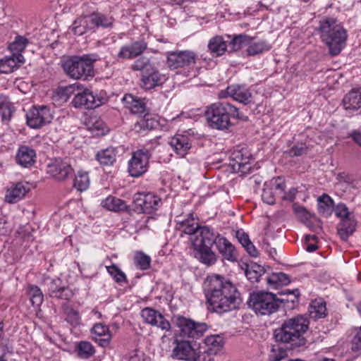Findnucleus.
<instances>
[{
	"instance_id": "obj_11",
	"label": "nucleus",
	"mask_w": 361,
	"mask_h": 361,
	"mask_svg": "<svg viewBox=\"0 0 361 361\" xmlns=\"http://www.w3.org/2000/svg\"><path fill=\"white\" fill-rule=\"evenodd\" d=\"M151 154L147 149H142L134 152L128 161V171L133 177H138L145 173L149 166Z\"/></svg>"
},
{
	"instance_id": "obj_64",
	"label": "nucleus",
	"mask_w": 361,
	"mask_h": 361,
	"mask_svg": "<svg viewBox=\"0 0 361 361\" xmlns=\"http://www.w3.org/2000/svg\"><path fill=\"white\" fill-rule=\"evenodd\" d=\"M305 151L306 149L303 146L293 147L291 149H289L288 154L291 157L300 156L302 154H304Z\"/></svg>"
},
{
	"instance_id": "obj_29",
	"label": "nucleus",
	"mask_w": 361,
	"mask_h": 361,
	"mask_svg": "<svg viewBox=\"0 0 361 361\" xmlns=\"http://www.w3.org/2000/svg\"><path fill=\"white\" fill-rule=\"evenodd\" d=\"M73 106L75 108L93 109L92 102V91L87 88H82L77 91L72 102Z\"/></svg>"
},
{
	"instance_id": "obj_50",
	"label": "nucleus",
	"mask_w": 361,
	"mask_h": 361,
	"mask_svg": "<svg viewBox=\"0 0 361 361\" xmlns=\"http://www.w3.org/2000/svg\"><path fill=\"white\" fill-rule=\"evenodd\" d=\"M94 29L99 26L107 27L112 25L113 19L110 17L105 16L102 14L93 13L92 14Z\"/></svg>"
},
{
	"instance_id": "obj_53",
	"label": "nucleus",
	"mask_w": 361,
	"mask_h": 361,
	"mask_svg": "<svg viewBox=\"0 0 361 361\" xmlns=\"http://www.w3.org/2000/svg\"><path fill=\"white\" fill-rule=\"evenodd\" d=\"M66 320L71 325L77 326L80 322V316L79 312L72 307H67L65 308Z\"/></svg>"
},
{
	"instance_id": "obj_59",
	"label": "nucleus",
	"mask_w": 361,
	"mask_h": 361,
	"mask_svg": "<svg viewBox=\"0 0 361 361\" xmlns=\"http://www.w3.org/2000/svg\"><path fill=\"white\" fill-rule=\"evenodd\" d=\"M334 211L336 215L341 218V219L348 217H353L348 212V207L344 204H338L336 207Z\"/></svg>"
},
{
	"instance_id": "obj_61",
	"label": "nucleus",
	"mask_w": 361,
	"mask_h": 361,
	"mask_svg": "<svg viewBox=\"0 0 361 361\" xmlns=\"http://www.w3.org/2000/svg\"><path fill=\"white\" fill-rule=\"evenodd\" d=\"M90 128L91 130H96L97 134L101 135H104L108 131L104 122L100 120H97Z\"/></svg>"
},
{
	"instance_id": "obj_13",
	"label": "nucleus",
	"mask_w": 361,
	"mask_h": 361,
	"mask_svg": "<svg viewBox=\"0 0 361 361\" xmlns=\"http://www.w3.org/2000/svg\"><path fill=\"white\" fill-rule=\"evenodd\" d=\"M27 123L32 128H39L53 119V114L47 106H34L26 114Z\"/></svg>"
},
{
	"instance_id": "obj_34",
	"label": "nucleus",
	"mask_w": 361,
	"mask_h": 361,
	"mask_svg": "<svg viewBox=\"0 0 361 361\" xmlns=\"http://www.w3.org/2000/svg\"><path fill=\"white\" fill-rule=\"evenodd\" d=\"M208 49L213 56H220L226 52L227 44L221 36H215L209 39Z\"/></svg>"
},
{
	"instance_id": "obj_43",
	"label": "nucleus",
	"mask_w": 361,
	"mask_h": 361,
	"mask_svg": "<svg viewBox=\"0 0 361 361\" xmlns=\"http://www.w3.org/2000/svg\"><path fill=\"white\" fill-rule=\"evenodd\" d=\"M78 355L80 357L87 359L92 356L95 350L94 346L88 341H80L77 345Z\"/></svg>"
},
{
	"instance_id": "obj_8",
	"label": "nucleus",
	"mask_w": 361,
	"mask_h": 361,
	"mask_svg": "<svg viewBox=\"0 0 361 361\" xmlns=\"http://www.w3.org/2000/svg\"><path fill=\"white\" fill-rule=\"evenodd\" d=\"M176 326L179 329L178 337L197 339L207 330L205 323H197L185 317L178 315L174 317Z\"/></svg>"
},
{
	"instance_id": "obj_41",
	"label": "nucleus",
	"mask_w": 361,
	"mask_h": 361,
	"mask_svg": "<svg viewBox=\"0 0 361 361\" xmlns=\"http://www.w3.org/2000/svg\"><path fill=\"white\" fill-rule=\"evenodd\" d=\"M27 292L32 305L39 307L44 300V295L40 288L37 286L30 285Z\"/></svg>"
},
{
	"instance_id": "obj_7",
	"label": "nucleus",
	"mask_w": 361,
	"mask_h": 361,
	"mask_svg": "<svg viewBox=\"0 0 361 361\" xmlns=\"http://www.w3.org/2000/svg\"><path fill=\"white\" fill-rule=\"evenodd\" d=\"M248 305L255 313L261 315H269L276 312L279 307L275 295L263 291L252 293Z\"/></svg>"
},
{
	"instance_id": "obj_44",
	"label": "nucleus",
	"mask_w": 361,
	"mask_h": 361,
	"mask_svg": "<svg viewBox=\"0 0 361 361\" xmlns=\"http://www.w3.org/2000/svg\"><path fill=\"white\" fill-rule=\"evenodd\" d=\"M28 40L22 37L17 36L15 40L10 44L9 49L12 52V54H21L20 53L25 49Z\"/></svg>"
},
{
	"instance_id": "obj_17",
	"label": "nucleus",
	"mask_w": 361,
	"mask_h": 361,
	"mask_svg": "<svg viewBox=\"0 0 361 361\" xmlns=\"http://www.w3.org/2000/svg\"><path fill=\"white\" fill-rule=\"evenodd\" d=\"M30 190V185L27 182H18L11 185L6 192L5 201L14 204L23 199Z\"/></svg>"
},
{
	"instance_id": "obj_46",
	"label": "nucleus",
	"mask_w": 361,
	"mask_h": 361,
	"mask_svg": "<svg viewBox=\"0 0 361 361\" xmlns=\"http://www.w3.org/2000/svg\"><path fill=\"white\" fill-rule=\"evenodd\" d=\"M250 36L247 35H235L231 42L232 50L237 51L242 48L247 47L249 44Z\"/></svg>"
},
{
	"instance_id": "obj_63",
	"label": "nucleus",
	"mask_w": 361,
	"mask_h": 361,
	"mask_svg": "<svg viewBox=\"0 0 361 361\" xmlns=\"http://www.w3.org/2000/svg\"><path fill=\"white\" fill-rule=\"evenodd\" d=\"M236 236L240 243V244L245 247V245H247L248 243H250L251 241L249 238V236L247 233H244L243 231H237Z\"/></svg>"
},
{
	"instance_id": "obj_14",
	"label": "nucleus",
	"mask_w": 361,
	"mask_h": 361,
	"mask_svg": "<svg viewBox=\"0 0 361 361\" xmlns=\"http://www.w3.org/2000/svg\"><path fill=\"white\" fill-rule=\"evenodd\" d=\"M196 54L192 51L167 53V66L171 70L190 66L195 63Z\"/></svg>"
},
{
	"instance_id": "obj_30",
	"label": "nucleus",
	"mask_w": 361,
	"mask_h": 361,
	"mask_svg": "<svg viewBox=\"0 0 361 361\" xmlns=\"http://www.w3.org/2000/svg\"><path fill=\"white\" fill-rule=\"evenodd\" d=\"M170 145L180 157L185 156L191 147L190 140L185 135H175L171 140Z\"/></svg>"
},
{
	"instance_id": "obj_49",
	"label": "nucleus",
	"mask_w": 361,
	"mask_h": 361,
	"mask_svg": "<svg viewBox=\"0 0 361 361\" xmlns=\"http://www.w3.org/2000/svg\"><path fill=\"white\" fill-rule=\"evenodd\" d=\"M287 356V351L280 344L272 346L269 354L270 361H280Z\"/></svg>"
},
{
	"instance_id": "obj_9",
	"label": "nucleus",
	"mask_w": 361,
	"mask_h": 361,
	"mask_svg": "<svg viewBox=\"0 0 361 361\" xmlns=\"http://www.w3.org/2000/svg\"><path fill=\"white\" fill-rule=\"evenodd\" d=\"M173 345L171 353V357L173 359L185 361H206L205 357H201L199 350L195 349L191 341L176 337Z\"/></svg>"
},
{
	"instance_id": "obj_62",
	"label": "nucleus",
	"mask_w": 361,
	"mask_h": 361,
	"mask_svg": "<svg viewBox=\"0 0 361 361\" xmlns=\"http://www.w3.org/2000/svg\"><path fill=\"white\" fill-rule=\"evenodd\" d=\"M297 193V189L295 188H291L288 190V191L282 193L280 196L282 200L292 202L294 200L295 195Z\"/></svg>"
},
{
	"instance_id": "obj_21",
	"label": "nucleus",
	"mask_w": 361,
	"mask_h": 361,
	"mask_svg": "<svg viewBox=\"0 0 361 361\" xmlns=\"http://www.w3.org/2000/svg\"><path fill=\"white\" fill-rule=\"evenodd\" d=\"M92 338L102 347H106L111 341V334L108 326L102 324H95L91 329Z\"/></svg>"
},
{
	"instance_id": "obj_15",
	"label": "nucleus",
	"mask_w": 361,
	"mask_h": 361,
	"mask_svg": "<svg viewBox=\"0 0 361 361\" xmlns=\"http://www.w3.org/2000/svg\"><path fill=\"white\" fill-rule=\"evenodd\" d=\"M177 229L183 233L190 235L189 240L192 245L193 244L194 239L201 238L200 232L204 229H210L207 226H200L198 221L195 219L192 214L185 219L177 221Z\"/></svg>"
},
{
	"instance_id": "obj_33",
	"label": "nucleus",
	"mask_w": 361,
	"mask_h": 361,
	"mask_svg": "<svg viewBox=\"0 0 361 361\" xmlns=\"http://www.w3.org/2000/svg\"><path fill=\"white\" fill-rule=\"evenodd\" d=\"M101 206L111 212H118L127 209L125 201L115 196L109 195L101 202Z\"/></svg>"
},
{
	"instance_id": "obj_22",
	"label": "nucleus",
	"mask_w": 361,
	"mask_h": 361,
	"mask_svg": "<svg viewBox=\"0 0 361 361\" xmlns=\"http://www.w3.org/2000/svg\"><path fill=\"white\" fill-rule=\"evenodd\" d=\"M226 94L235 101L244 104L252 102V93L245 85H233L227 87Z\"/></svg>"
},
{
	"instance_id": "obj_20",
	"label": "nucleus",
	"mask_w": 361,
	"mask_h": 361,
	"mask_svg": "<svg viewBox=\"0 0 361 361\" xmlns=\"http://www.w3.org/2000/svg\"><path fill=\"white\" fill-rule=\"evenodd\" d=\"M71 164L66 161L55 160L48 165L47 172L55 179L64 180L72 172Z\"/></svg>"
},
{
	"instance_id": "obj_42",
	"label": "nucleus",
	"mask_w": 361,
	"mask_h": 361,
	"mask_svg": "<svg viewBox=\"0 0 361 361\" xmlns=\"http://www.w3.org/2000/svg\"><path fill=\"white\" fill-rule=\"evenodd\" d=\"M90 185V178L87 173L78 171L74 179V187L80 192L86 190Z\"/></svg>"
},
{
	"instance_id": "obj_18",
	"label": "nucleus",
	"mask_w": 361,
	"mask_h": 361,
	"mask_svg": "<svg viewBox=\"0 0 361 361\" xmlns=\"http://www.w3.org/2000/svg\"><path fill=\"white\" fill-rule=\"evenodd\" d=\"M214 238V244L216 245L218 251L223 257L230 262L236 261L237 252L233 244L226 238L216 234L215 233Z\"/></svg>"
},
{
	"instance_id": "obj_25",
	"label": "nucleus",
	"mask_w": 361,
	"mask_h": 361,
	"mask_svg": "<svg viewBox=\"0 0 361 361\" xmlns=\"http://www.w3.org/2000/svg\"><path fill=\"white\" fill-rule=\"evenodd\" d=\"M61 281L59 279H53L49 285V293L51 297L69 300L73 295V291L68 287L61 286Z\"/></svg>"
},
{
	"instance_id": "obj_54",
	"label": "nucleus",
	"mask_w": 361,
	"mask_h": 361,
	"mask_svg": "<svg viewBox=\"0 0 361 361\" xmlns=\"http://www.w3.org/2000/svg\"><path fill=\"white\" fill-rule=\"evenodd\" d=\"M276 193L269 186L267 185L263 189L262 199L264 202L268 204H273L276 201Z\"/></svg>"
},
{
	"instance_id": "obj_2",
	"label": "nucleus",
	"mask_w": 361,
	"mask_h": 361,
	"mask_svg": "<svg viewBox=\"0 0 361 361\" xmlns=\"http://www.w3.org/2000/svg\"><path fill=\"white\" fill-rule=\"evenodd\" d=\"M320 38L328 47L332 56L338 55L343 49L347 39L345 30L334 18H327L320 21Z\"/></svg>"
},
{
	"instance_id": "obj_26",
	"label": "nucleus",
	"mask_w": 361,
	"mask_h": 361,
	"mask_svg": "<svg viewBox=\"0 0 361 361\" xmlns=\"http://www.w3.org/2000/svg\"><path fill=\"white\" fill-rule=\"evenodd\" d=\"M344 109L353 113L361 109V89L353 90L349 92L343 99Z\"/></svg>"
},
{
	"instance_id": "obj_27",
	"label": "nucleus",
	"mask_w": 361,
	"mask_h": 361,
	"mask_svg": "<svg viewBox=\"0 0 361 361\" xmlns=\"http://www.w3.org/2000/svg\"><path fill=\"white\" fill-rule=\"evenodd\" d=\"M92 15L76 19L70 27V30L76 35H82L94 30Z\"/></svg>"
},
{
	"instance_id": "obj_5",
	"label": "nucleus",
	"mask_w": 361,
	"mask_h": 361,
	"mask_svg": "<svg viewBox=\"0 0 361 361\" xmlns=\"http://www.w3.org/2000/svg\"><path fill=\"white\" fill-rule=\"evenodd\" d=\"M97 60L98 56L96 54L75 56L66 60L63 63V68L71 78L87 80L94 76V63Z\"/></svg>"
},
{
	"instance_id": "obj_24",
	"label": "nucleus",
	"mask_w": 361,
	"mask_h": 361,
	"mask_svg": "<svg viewBox=\"0 0 361 361\" xmlns=\"http://www.w3.org/2000/svg\"><path fill=\"white\" fill-rule=\"evenodd\" d=\"M24 63L25 59L22 54H12L10 56H5L0 60V72L6 74L11 73Z\"/></svg>"
},
{
	"instance_id": "obj_45",
	"label": "nucleus",
	"mask_w": 361,
	"mask_h": 361,
	"mask_svg": "<svg viewBox=\"0 0 361 361\" xmlns=\"http://www.w3.org/2000/svg\"><path fill=\"white\" fill-rule=\"evenodd\" d=\"M135 265L141 270H147L149 268L151 258L142 252H137L134 256Z\"/></svg>"
},
{
	"instance_id": "obj_52",
	"label": "nucleus",
	"mask_w": 361,
	"mask_h": 361,
	"mask_svg": "<svg viewBox=\"0 0 361 361\" xmlns=\"http://www.w3.org/2000/svg\"><path fill=\"white\" fill-rule=\"evenodd\" d=\"M106 270L117 283L126 281V274L116 265L106 267Z\"/></svg>"
},
{
	"instance_id": "obj_16",
	"label": "nucleus",
	"mask_w": 361,
	"mask_h": 361,
	"mask_svg": "<svg viewBox=\"0 0 361 361\" xmlns=\"http://www.w3.org/2000/svg\"><path fill=\"white\" fill-rule=\"evenodd\" d=\"M141 317L145 322L150 325L158 327L159 329L169 331L171 326L170 322L158 311L146 307L141 311Z\"/></svg>"
},
{
	"instance_id": "obj_3",
	"label": "nucleus",
	"mask_w": 361,
	"mask_h": 361,
	"mask_svg": "<svg viewBox=\"0 0 361 361\" xmlns=\"http://www.w3.org/2000/svg\"><path fill=\"white\" fill-rule=\"evenodd\" d=\"M308 320L306 317L298 315L287 319L281 327L274 331L276 341L291 343L292 345L300 346L305 344L303 334L308 329Z\"/></svg>"
},
{
	"instance_id": "obj_10",
	"label": "nucleus",
	"mask_w": 361,
	"mask_h": 361,
	"mask_svg": "<svg viewBox=\"0 0 361 361\" xmlns=\"http://www.w3.org/2000/svg\"><path fill=\"white\" fill-rule=\"evenodd\" d=\"M133 202L137 212L152 214L160 207L161 200L152 192H137L133 197Z\"/></svg>"
},
{
	"instance_id": "obj_51",
	"label": "nucleus",
	"mask_w": 361,
	"mask_h": 361,
	"mask_svg": "<svg viewBox=\"0 0 361 361\" xmlns=\"http://www.w3.org/2000/svg\"><path fill=\"white\" fill-rule=\"evenodd\" d=\"M153 65L150 63L149 59L142 57L136 60L132 66V69L142 72V76L148 71Z\"/></svg>"
},
{
	"instance_id": "obj_4",
	"label": "nucleus",
	"mask_w": 361,
	"mask_h": 361,
	"mask_svg": "<svg viewBox=\"0 0 361 361\" xmlns=\"http://www.w3.org/2000/svg\"><path fill=\"white\" fill-rule=\"evenodd\" d=\"M238 110L227 102H216L207 107L205 117L209 127L223 130L231 126V117H238Z\"/></svg>"
},
{
	"instance_id": "obj_48",
	"label": "nucleus",
	"mask_w": 361,
	"mask_h": 361,
	"mask_svg": "<svg viewBox=\"0 0 361 361\" xmlns=\"http://www.w3.org/2000/svg\"><path fill=\"white\" fill-rule=\"evenodd\" d=\"M109 100L107 93L104 90L92 92V108L99 107L106 104Z\"/></svg>"
},
{
	"instance_id": "obj_36",
	"label": "nucleus",
	"mask_w": 361,
	"mask_h": 361,
	"mask_svg": "<svg viewBox=\"0 0 361 361\" xmlns=\"http://www.w3.org/2000/svg\"><path fill=\"white\" fill-rule=\"evenodd\" d=\"M116 150L114 147H109L97 152L96 155L97 160L102 165H112L116 158Z\"/></svg>"
},
{
	"instance_id": "obj_12",
	"label": "nucleus",
	"mask_w": 361,
	"mask_h": 361,
	"mask_svg": "<svg viewBox=\"0 0 361 361\" xmlns=\"http://www.w3.org/2000/svg\"><path fill=\"white\" fill-rule=\"evenodd\" d=\"M224 345V338L219 334L207 336L199 348L201 357H205L206 361H214L217 355Z\"/></svg>"
},
{
	"instance_id": "obj_31",
	"label": "nucleus",
	"mask_w": 361,
	"mask_h": 361,
	"mask_svg": "<svg viewBox=\"0 0 361 361\" xmlns=\"http://www.w3.org/2000/svg\"><path fill=\"white\" fill-rule=\"evenodd\" d=\"M357 222L353 217L341 219L338 225V234L343 240H346L355 231Z\"/></svg>"
},
{
	"instance_id": "obj_6",
	"label": "nucleus",
	"mask_w": 361,
	"mask_h": 361,
	"mask_svg": "<svg viewBox=\"0 0 361 361\" xmlns=\"http://www.w3.org/2000/svg\"><path fill=\"white\" fill-rule=\"evenodd\" d=\"M200 235L201 238L194 239L192 245L196 251L195 256L202 263L212 265L216 261V255L211 249L215 240L214 232L212 229H204Z\"/></svg>"
},
{
	"instance_id": "obj_19",
	"label": "nucleus",
	"mask_w": 361,
	"mask_h": 361,
	"mask_svg": "<svg viewBox=\"0 0 361 361\" xmlns=\"http://www.w3.org/2000/svg\"><path fill=\"white\" fill-rule=\"evenodd\" d=\"M147 49V44L144 41H137L130 44H126L121 47L118 58L121 59H131L142 54Z\"/></svg>"
},
{
	"instance_id": "obj_39",
	"label": "nucleus",
	"mask_w": 361,
	"mask_h": 361,
	"mask_svg": "<svg viewBox=\"0 0 361 361\" xmlns=\"http://www.w3.org/2000/svg\"><path fill=\"white\" fill-rule=\"evenodd\" d=\"M267 283L274 288L290 283L288 276L283 272L272 273L267 278Z\"/></svg>"
},
{
	"instance_id": "obj_47",
	"label": "nucleus",
	"mask_w": 361,
	"mask_h": 361,
	"mask_svg": "<svg viewBox=\"0 0 361 361\" xmlns=\"http://www.w3.org/2000/svg\"><path fill=\"white\" fill-rule=\"evenodd\" d=\"M264 273L263 267L259 265H254L247 268L245 275L251 282H258L260 277Z\"/></svg>"
},
{
	"instance_id": "obj_40",
	"label": "nucleus",
	"mask_w": 361,
	"mask_h": 361,
	"mask_svg": "<svg viewBox=\"0 0 361 361\" xmlns=\"http://www.w3.org/2000/svg\"><path fill=\"white\" fill-rule=\"evenodd\" d=\"M310 313L315 319L324 317L326 314L325 302L321 300L312 301L310 305Z\"/></svg>"
},
{
	"instance_id": "obj_23",
	"label": "nucleus",
	"mask_w": 361,
	"mask_h": 361,
	"mask_svg": "<svg viewBox=\"0 0 361 361\" xmlns=\"http://www.w3.org/2000/svg\"><path fill=\"white\" fill-rule=\"evenodd\" d=\"M166 79L165 75L160 74L152 66L142 76V86L145 89H152L162 84Z\"/></svg>"
},
{
	"instance_id": "obj_28",
	"label": "nucleus",
	"mask_w": 361,
	"mask_h": 361,
	"mask_svg": "<svg viewBox=\"0 0 361 361\" xmlns=\"http://www.w3.org/2000/svg\"><path fill=\"white\" fill-rule=\"evenodd\" d=\"M36 153L27 146H20L16 154L17 163L25 168L30 167L35 162Z\"/></svg>"
},
{
	"instance_id": "obj_35",
	"label": "nucleus",
	"mask_w": 361,
	"mask_h": 361,
	"mask_svg": "<svg viewBox=\"0 0 361 361\" xmlns=\"http://www.w3.org/2000/svg\"><path fill=\"white\" fill-rule=\"evenodd\" d=\"M249 41L246 51L250 56L259 54L271 49L270 45L264 40H255L250 37Z\"/></svg>"
},
{
	"instance_id": "obj_1",
	"label": "nucleus",
	"mask_w": 361,
	"mask_h": 361,
	"mask_svg": "<svg viewBox=\"0 0 361 361\" xmlns=\"http://www.w3.org/2000/svg\"><path fill=\"white\" fill-rule=\"evenodd\" d=\"M204 290L208 302L218 313L235 309L240 300L236 287L219 275L208 276L204 283Z\"/></svg>"
},
{
	"instance_id": "obj_60",
	"label": "nucleus",
	"mask_w": 361,
	"mask_h": 361,
	"mask_svg": "<svg viewBox=\"0 0 361 361\" xmlns=\"http://www.w3.org/2000/svg\"><path fill=\"white\" fill-rule=\"evenodd\" d=\"M351 349L354 352L361 351V328L357 331L352 340Z\"/></svg>"
},
{
	"instance_id": "obj_56",
	"label": "nucleus",
	"mask_w": 361,
	"mask_h": 361,
	"mask_svg": "<svg viewBox=\"0 0 361 361\" xmlns=\"http://www.w3.org/2000/svg\"><path fill=\"white\" fill-rule=\"evenodd\" d=\"M155 123L156 122L152 119H140L135 124L134 130L137 132H140L142 130L145 131V130L154 128Z\"/></svg>"
},
{
	"instance_id": "obj_57",
	"label": "nucleus",
	"mask_w": 361,
	"mask_h": 361,
	"mask_svg": "<svg viewBox=\"0 0 361 361\" xmlns=\"http://www.w3.org/2000/svg\"><path fill=\"white\" fill-rule=\"evenodd\" d=\"M233 155V159L238 165L239 169L245 167L247 164H249L250 154H244L242 151H237L235 152Z\"/></svg>"
},
{
	"instance_id": "obj_32",
	"label": "nucleus",
	"mask_w": 361,
	"mask_h": 361,
	"mask_svg": "<svg viewBox=\"0 0 361 361\" xmlns=\"http://www.w3.org/2000/svg\"><path fill=\"white\" fill-rule=\"evenodd\" d=\"M122 102L125 107L129 109L133 114H140L145 111V104L140 99L132 94H126Z\"/></svg>"
},
{
	"instance_id": "obj_38",
	"label": "nucleus",
	"mask_w": 361,
	"mask_h": 361,
	"mask_svg": "<svg viewBox=\"0 0 361 361\" xmlns=\"http://www.w3.org/2000/svg\"><path fill=\"white\" fill-rule=\"evenodd\" d=\"M81 90V85L79 83H74L66 87H59L56 91V94L59 97V99L63 102H66L73 94H76L77 91Z\"/></svg>"
},
{
	"instance_id": "obj_55",
	"label": "nucleus",
	"mask_w": 361,
	"mask_h": 361,
	"mask_svg": "<svg viewBox=\"0 0 361 361\" xmlns=\"http://www.w3.org/2000/svg\"><path fill=\"white\" fill-rule=\"evenodd\" d=\"M278 196H281L284 193L286 185L284 180L281 177H277L273 179L271 182L270 186Z\"/></svg>"
},
{
	"instance_id": "obj_58",
	"label": "nucleus",
	"mask_w": 361,
	"mask_h": 361,
	"mask_svg": "<svg viewBox=\"0 0 361 361\" xmlns=\"http://www.w3.org/2000/svg\"><path fill=\"white\" fill-rule=\"evenodd\" d=\"M10 102L8 99V98L5 96L0 95V109H4L5 111L3 112L2 116L4 118L8 117L9 118L11 116V111H10Z\"/></svg>"
},
{
	"instance_id": "obj_37",
	"label": "nucleus",
	"mask_w": 361,
	"mask_h": 361,
	"mask_svg": "<svg viewBox=\"0 0 361 361\" xmlns=\"http://www.w3.org/2000/svg\"><path fill=\"white\" fill-rule=\"evenodd\" d=\"M317 202L319 212L326 217L331 216L334 210V200L332 198L328 195L324 194L318 197Z\"/></svg>"
}]
</instances>
